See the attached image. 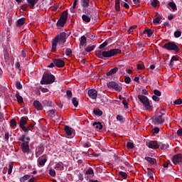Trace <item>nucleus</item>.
<instances>
[{
    "label": "nucleus",
    "mask_w": 182,
    "mask_h": 182,
    "mask_svg": "<svg viewBox=\"0 0 182 182\" xmlns=\"http://www.w3.org/2000/svg\"><path fill=\"white\" fill-rule=\"evenodd\" d=\"M117 70H119V68L117 67L111 69L108 73H107V76H112V75H114V73H117Z\"/></svg>",
    "instance_id": "nucleus-23"
},
{
    "label": "nucleus",
    "mask_w": 182,
    "mask_h": 182,
    "mask_svg": "<svg viewBox=\"0 0 182 182\" xmlns=\"http://www.w3.org/2000/svg\"><path fill=\"white\" fill-rule=\"evenodd\" d=\"M146 146L149 149H159V142L156 141H151L149 142H146Z\"/></svg>",
    "instance_id": "nucleus-14"
},
{
    "label": "nucleus",
    "mask_w": 182,
    "mask_h": 182,
    "mask_svg": "<svg viewBox=\"0 0 182 182\" xmlns=\"http://www.w3.org/2000/svg\"><path fill=\"white\" fill-rule=\"evenodd\" d=\"M108 45L107 42L105 41L102 44H101L100 46H99V49H103L104 48H106V46Z\"/></svg>",
    "instance_id": "nucleus-46"
},
{
    "label": "nucleus",
    "mask_w": 182,
    "mask_h": 182,
    "mask_svg": "<svg viewBox=\"0 0 182 182\" xmlns=\"http://www.w3.org/2000/svg\"><path fill=\"white\" fill-rule=\"evenodd\" d=\"M68 34L65 32H61L58 34L52 41V52H56V46L58 45H63L66 42V39H68Z\"/></svg>",
    "instance_id": "nucleus-1"
},
{
    "label": "nucleus",
    "mask_w": 182,
    "mask_h": 182,
    "mask_svg": "<svg viewBox=\"0 0 182 182\" xmlns=\"http://www.w3.org/2000/svg\"><path fill=\"white\" fill-rule=\"evenodd\" d=\"M145 160L146 161H148V163H150V164H151V163H153V161H154V159H153L151 157L146 156V157H145Z\"/></svg>",
    "instance_id": "nucleus-41"
},
{
    "label": "nucleus",
    "mask_w": 182,
    "mask_h": 182,
    "mask_svg": "<svg viewBox=\"0 0 182 182\" xmlns=\"http://www.w3.org/2000/svg\"><path fill=\"white\" fill-rule=\"evenodd\" d=\"M66 21H68V11H65L63 12L61 17L57 22V26H65V23H66Z\"/></svg>",
    "instance_id": "nucleus-6"
},
{
    "label": "nucleus",
    "mask_w": 182,
    "mask_h": 182,
    "mask_svg": "<svg viewBox=\"0 0 182 182\" xmlns=\"http://www.w3.org/2000/svg\"><path fill=\"white\" fill-rule=\"evenodd\" d=\"M109 89H114L116 92H122V87L116 82L111 81L107 84Z\"/></svg>",
    "instance_id": "nucleus-7"
},
{
    "label": "nucleus",
    "mask_w": 182,
    "mask_h": 182,
    "mask_svg": "<svg viewBox=\"0 0 182 182\" xmlns=\"http://www.w3.org/2000/svg\"><path fill=\"white\" fill-rule=\"evenodd\" d=\"M157 2H158L157 0H151V5L152 6H154V8H156V6H157Z\"/></svg>",
    "instance_id": "nucleus-45"
},
{
    "label": "nucleus",
    "mask_w": 182,
    "mask_h": 182,
    "mask_svg": "<svg viewBox=\"0 0 182 182\" xmlns=\"http://www.w3.org/2000/svg\"><path fill=\"white\" fill-rule=\"evenodd\" d=\"M16 89L21 90L22 89V85L19 82H16Z\"/></svg>",
    "instance_id": "nucleus-50"
},
{
    "label": "nucleus",
    "mask_w": 182,
    "mask_h": 182,
    "mask_svg": "<svg viewBox=\"0 0 182 182\" xmlns=\"http://www.w3.org/2000/svg\"><path fill=\"white\" fill-rule=\"evenodd\" d=\"M173 103H174V105H181L182 100H181V99H178Z\"/></svg>",
    "instance_id": "nucleus-56"
},
{
    "label": "nucleus",
    "mask_w": 182,
    "mask_h": 182,
    "mask_svg": "<svg viewBox=\"0 0 182 182\" xmlns=\"http://www.w3.org/2000/svg\"><path fill=\"white\" fill-rule=\"evenodd\" d=\"M55 82V75L50 73H45L41 80V85H52Z\"/></svg>",
    "instance_id": "nucleus-3"
},
{
    "label": "nucleus",
    "mask_w": 182,
    "mask_h": 182,
    "mask_svg": "<svg viewBox=\"0 0 182 182\" xmlns=\"http://www.w3.org/2000/svg\"><path fill=\"white\" fill-rule=\"evenodd\" d=\"M138 99L144 105L146 110H150L151 109V105H150V101L149 98L144 95H138Z\"/></svg>",
    "instance_id": "nucleus-4"
},
{
    "label": "nucleus",
    "mask_w": 182,
    "mask_h": 182,
    "mask_svg": "<svg viewBox=\"0 0 182 182\" xmlns=\"http://www.w3.org/2000/svg\"><path fill=\"white\" fill-rule=\"evenodd\" d=\"M20 141H23V143H29L31 141V138L29 136H26V135H22L19 138Z\"/></svg>",
    "instance_id": "nucleus-22"
},
{
    "label": "nucleus",
    "mask_w": 182,
    "mask_h": 182,
    "mask_svg": "<svg viewBox=\"0 0 182 182\" xmlns=\"http://www.w3.org/2000/svg\"><path fill=\"white\" fill-rule=\"evenodd\" d=\"M21 149H22V151H23V153H24V154H29V153L31 152V149H29V144H28L26 142H23L22 144Z\"/></svg>",
    "instance_id": "nucleus-11"
},
{
    "label": "nucleus",
    "mask_w": 182,
    "mask_h": 182,
    "mask_svg": "<svg viewBox=\"0 0 182 182\" xmlns=\"http://www.w3.org/2000/svg\"><path fill=\"white\" fill-rule=\"evenodd\" d=\"M55 170H58L59 171H63L64 169L63 164H62L61 162L56 164L55 166Z\"/></svg>",
    "instance_id": "nucleus-24"
},
{
    "label": "nucleus",
    "mask_w": 182,
    "mask_h": 182,
    "mask_svg": "<svg viewBox=\"0 0 182 182\" xmlns=\"http://www.w3.org/2000/svg\"><path fill=\"white\" fill-rule=\"evenodd\" d=\"M95 46H90L85 48V52H92V50H95Z\"/></svg>",
    "instance_id": "nucleus-36"
},
{
    "label": "nucleus",
    "mask_w": 182,
    "mask_h": 182,
    "mask_svg": "<svg viewBox=\"0 0 182 182\" xmlns=\"http://www.w3.org/2000/svg\"><path fill=\"white\" fill-rule=\"evenodd\" d=\"M141 94L142 95H145L146 96H147V95H149V91H147L146 90L144 89L141 91Z\"/></svg>",
    "instance_id": "nucleus-61"
},
{
    "label": "nucleus",
    "mask_w": 182,
    "mask_h": 182,
    "mask_svg": "<svg viewBox=\"0 0 182 182\" xmlns=\"http://www.w3.org/2000/svg\"><path fill=\"white\" fill-rule=\"evenodd\" d=\"M83 11H86L90 6V0H80Z\"/></svg>",
    "instance_id": "nucleus-15"
},
{
    "label": "nucleus",
    "mask_w": 182,
    "mask_h": 182,
    "mask_svg": "<svg viewBox=\"0 0 182 182\" xmlns=\"http://www.w3.org/2000/svg\"><path fill=\"white\" fill-rule=\"evenodd\" d=\"M122 103L125 107V109H127L129 107V103L126 102V100L122 101Z\"/></svg>",
    "instance_id": "nucleus-60"
},
{
    "label": "nucleus",
    "mask_w": 182,
    "mask_h": 182,
    "mask_svg": "<svg viewBox=\"0 0 182 182\" xmlns=\"http://www.w3.org/2000/svg\"><path fill=\"white\" fill-rule=\"evenodd\" d=\"M33 106L38 110H42V109H43V106H42V104L38 100L34 101Z\"/></svg>",
    "instance_id": "nucleus-20"
},
{
    "label": "nucleus",
    "mask_w": 182,
    "mask_h": 182,
    "mask_svg": "<svg viewBox=\"0 0 182 182\" xmlns=\"http://www.w3.org/2000/svg\"><path fill=\"white\" fill-rule=\"evenodd\" d=\"M93 113L96 116H102V114H103V112H102V110H100V109H95L93 110Z\"/></svg>",
    "instance_id": "nucleus-30"
},
{
    "label": "nucleus",
    "mask_w": 182,
    "mask_h": 182,
    "mask_svg": "<svg viewBox=\"0 0 182 182\" xmlns=\"http://www.w3.org/2000/svg\"><path fill=\"white\" fill-rule=\"evenodd\" d=\"M164 49H166L167 50H174L176 53H178L180 52V48H178V46L176 45V43L169 42L164 46Z\"/></svg>",
    "instance_id": "nucleus-5"
},
{
    "label": "nucleus",
    "mask_w": 182,
    "mask_h": 182,
    "mask_svg": "<svg viewBox=\"0 0 182 182\" xmlns=\"http://www.w3.org/2000/svg\"><path fill=\"white\" fill-rule=\"evenodd\" d=\"M14 169V165L12 164H9L8 174H12V170Z\"/></svg>",
    "instance_id": "nucleus-37"
},
{
    "label": "nucleus",
    "mask_w": 182,
    "mask_h": 182,
    "mask_svg": "<svg viewBox=\"0 0 182 182\" xmlns=\"http://www.w3.org/2000/svg\"><path fill=\"white\" fill-rule=\"evenodd\" d=\"M174 36L175 38H180L181 36V31H175Z\"/></svg>",
    "instance_id": "nucleus-42"
},
{
    "label": "nucleus",
    "mask_w": 182,
    "mask_h": 182,
    "mask_svg": "<svg viewBox=\"0 0 182 182\" xmlns=\"http://www.w3.org/2000/svg\"><path fill=\"white\" fill-rule=\"evenodd\" d=\"M163 114V113L160 112L159 114L155 117V119H154V123L155 124H162V123H164Z\"/></svg>",
    "instance_id": "nucleus-10"
},
{
    "label": "nucleus",
    "mask_w": 182,
    "mask_h": 182,
    "mask_svg": "<svg viewBox=\"0 0 182 182\" xmlns=\"http://www.w3.org/2000/svg\"><path fill=\"white\" fill-rule=\"evenodd\" d=\"M122 53V50L120 49L114 48L111 49L108 51H99L96 53L97 56L98 58H100V59H103V58L109 59V58H112V56H115V55H119Z\"/></svg>",
    "instance_id": "nucleus-2"
},
{
    "label": "nucleus",
    "mask_w": 182,
    "mask_h": 182,
    "mask_svg": "<svg viewBox=\"0 0 182 182\" xmlns=\"http://www.w3.org/2000/svg\"><path fill=\"white\" fill-rule=\"evenodd\" d=\"M87 95H88L89 97L95 100L97 97V91L95 89H91V90H88Z\"/></svg>",
    "instance_id": "nucleus-13"
},
{
    "label": "nucleus",
    "mask_w": 182,
    "mask_h": 182,
    "mask_svg": "<svg viewBox=\"0 0 182 182\" xmlns=\"http://www.w3.org/2000/svg\"><path fill=\"white\" fill-rule=\"evenodd\" d=\"M65 55L67 56H70V55H72V50L70 48H67L65 50Z\"/></svg>",
    "instance_id": "nucleus-44"
},
{
    "label": "nucleus",
    "mask_w": 182,
    "mask_h": 182,
    "mask_svg": "<svg viewBox=\"0 0 182 182\" xmlns=\"http://www.w3.org/2000/svg\"><path fill=\"white\" fill-rule=\"evenodd\" d=\"M124 82L125 83H130V82H132V79L130 78V77H125L124 78Z\"/></svg>",
    "instance_id": "nucleus-52"
},
{
    "label": "nucleus",
    "mask_w": 182,
    "mask_h": 182,
    "mask_svg": "<svg viewBox=\"0 0 182 182\" xmlns=\"http://www.w3.org/2000/svg\"><path fill=\"white\" fill-rule=\"evenodd\" d=\"M143 36H148V38H150L151 35H153V30L150 28H146L143 32H142Z\"/></svg>",
    "instance_id": "nucleus-19"
},
{
    "label": "nucleus",
    "mask_w": 182,
    "mask_h": 182,
    "mask_svg": "<svg viewBox=\"0 0 182 182\" xmlns=\"http://www.w3.org/2000/svg\"><path fill=\"white\" fill-rule=\"evenodd\" d=\"M117 120H118L121 123H124V118H123V117H122L121 115L117 116Z\"/></svg>",
    "instance_id": "nucleus-40"
},
{
    "label": "nucleus",
    "mask_w": 182,
    "mask_h": 182,
    "mask_svg": "<svg viewBox=\"0 0 182 182\" xmlns=\"http://www.w3.org/2000/svg\"><path fill=\"white\" fill-rule=\"evenodd\" d=\"M85 174H87V175H88V176H95V171H93V168H89L87 170Z\"/></svg>",
    "instance_id": "nucleus-32"
},
{
    "label": "nucleus",
    "mask_w": 182,
    "mask_h": 182,
    "mask_svg": "<svg viewBox=\"0 0 182 182\" xmlns=\"http://www.w3.org/2000/svg\"><path fill=\"white\" fill-rule=\"evenodd\" d=\"M152 100H154V102H159L160 101V98L156 95H153L152 96Z\"/></svg>",
    "instance_id": "nucleus-55"
},
{
    "label": "nucleus",
    "mask_w": 182,
    "mask_h": 182,
    "mask_svg": "<svg viewBox=\"0 0 182 182\" xmlns=\"http://www.w3.org/2000/svg\"><path fill=\"white\" fill-rule=\"evenodd\" d=\"M181 160H182V154H181L174 155L173 157V163L175 165L178 164V163H181Z\"/></svg>",
    "instance_id": "nucleus-12"
},
{
    "label": "nucleus",
    "mask_w": 182,
    "mask_h": 182,
    "mask_svg": "<svg viewBox=\"0 0 182 182\" xmlns=\"http://www.w3.org/2000/svg\"><path fill=\"white\" fill-rule=\"evenodd\" d=\"M159 148L161 149L162 150H166V149H168V144L159 143Z\"/></svg>",
    "instance_id": "nucleus-29"
},
{
    "label": "nucleus",
    "mask_w": 182,
    "mask_h": 182,
    "mask_svg": "<svg viewBox=\"0 0 182 182\" xmlns=\"http://www.w3.org/2000/svg\"><path fill=\"white\" fill-rule=\"evenodd\" d=\"M25 124H26V119L23 117H21L19 122V126L21 129H22L23 132H26L28 129L26 127H25Z\"/></svg>",
    "instance_id": "nucleus-17"
},
{
    "label": "nucleus",
    "mask_w": 182,
    "mask_h": 182,
    "mask_svg": "<svg viewBox=\"0 0 182 182\" xmlns=\"http://www.w3.org/2000/svg\"><path fill=\"white\" fill-rule=\"evenodd\" d=\"M147 175L149 177H153V171L149 168H147Z\"/></svg>",
    "instance_id": "nucleus-47"
},
{
    "label": "nucleus",
    "mask_w": 182,
    "mask_h": 182,
    "mask_svg": "<svg viewBox=\"0 0 182 182\" xmlns=\"http://www.w3.org/2000/svg\"><path fill=\"white\" fill-rule=\"evenodd\" d=\"M119 176H121L122 177H124V178H126V177H127V173H126V172L120 171Z\"/></svg>",
    "instance_id": "nucleus-53"
},
{
    "label": "nucleus",
    "mask_w": 182,
    "mask_h": 182,
    "mask_svg": "<svg viewBox=\"0 0 182 182\" xmlns=\"http://www.w3.org/2000/svg\"><path fill=\"white\" fill-rule=\"evenodd\" d=\"M37 2H39V0H27L28 5L31 9L33 8Z\"/></svg>",
    "instance_id": "nucleus-21"
},
{
    "label": "nucleus",
    "mask_w": 182,
    "mask_h": 182,
    "mask_svg": "<svg viewBox=\"0 0 182 182\" xmlns=\"http://www.w3.org/2000/svg\"><path fill=\"white\" fill-rule=\"evenodd\" d=\"M44 151L45 147H43V146L40 145L37 146V148L36 149V157H39V156H41V154H42Z\"/></svg>",
    "instance_id": "nucleus-16"
},
{
    "label": "nucleus",
    "mask_w": 182,
    "mask_h": 182,
    "mask_svg": "<svg viewBox=\"0 0 182 182\" xmlns=\"http://www.w3.org/2000/svg\"><path fill=\"white\" fill-rule=\"evenodd\" d=\"M25 23V18H21L17 21V26H22Z\"/></svg>",
    "instance_id": "nucleus-31"
},
{
    "label": "nucleus",
    "mask_w": 182,
    "mask_h": 182,
    "mask_svg": "<svg viewBox=\"0 0 182 182\" xmlns=\"http://www.w3.org/2000/svg\"><path fill=\"white\" fill-rule=\"evenodd\" d=\"M127 146L128 149H133L134 147V144L132 142H127Z\"/></svg>",
    "instance_id": "nucleus-48"
},
{
    "label": "nucleus",
    "mask_w": 182,
    "mask_h": 182,
    "mask_svg": "<svg viewBox=\"0 0 182 182\" xmlns=\"http://www.w3.org/2000/svg\"><path fill=\"white\" fill-rule=\"evenodd\" d=\"M154 94L155 95V96H161V92L159 91V90H154Z\"/></svg>",
    "instance_id": "nucleus-49"
},
{
    "label": "nucleus",
    "mask_w": 182,
    "mask_h": 182,
    "mask_svg": "<svg viewBox=\"0 0 182 182\" xmlns=\"http://www.w3.org/2000/svg\"><path fill=\"white\" fill-rule=\"evenodd\" d=\"M26 129H27V130L24 131L25 132H29V130H32V129H33V124H30L28 127H26Z\"/></svg>",
    "instance_id": "nucleus-54"
},
{
    "label": "nucleus",
    "mask_w": 182,
    "mask_h": 182,
    "mask_svg": "<svg viewBox=\"0 0 182 182\" xmlns=\"http://www.w3.org/2000/svg\"><path fill=\"white\" fill-rule=\"evenodd\" d=\"M87 38L85 36H82L80 40V43L81 46H85L86 45Z\"/></svg>",
    "instance_id": "nucleus-26"
},
{
    "label": "nucleus",
    "mask_w": 182,
    "mask_h": 182,
    "mask_svg": "<svg viewBox=\"0 0 182 182\" xmlns=\"http://www.w3.org/2000/svg\"><path fill=\"white\" fill-rule=\"evenodd\" d=\"M64 130L66 133V137H68V139H72L75 137V129H73V128L69 126H65Z\"/></svg>",
    "instance_id": "nucleus-8"
},
{
    "label": "nucleus",
    "mask_w": 182,
    "mask_h": 182,
    "mask_svg": "<svg viewBox=\"0 0 182 182\" xmlns=\"http://www.w3.org/2000/svg\"><path fill=\"white\" fill-rule=\"evenodd\" d=\"M170 8H171L172 11H177V5H176V3H174V1H171L168 4Z\"/></svg>",
    "instance_id": "nucleus-27"
},
{
    "label": "nucleus",
    "mask_w": 182,
    "mask_h": 182,
    "mask_svg": "<svg viewBox=\"0 0 182 182\" xmlns=\"http://www.w3.org/2000/svg\"><path fill=\"white\" fill-rule=\"evenodd\" d=\"M39 90H41L42 93H48V92H49V90L48 88H45L43 87H40Z\"/></svg>",
    "instance_id": "nucleus-39"
},
{
    "label": "nucleus",
    "mask_w": 182,
    "mask_h": 182,
    "mask_svg": "<svg viewBox=\"0 0 182 182\" xmlns=\"http://www.w3.org/2000/svg\"><path fill=\"white\" fill-rule=\"evenodd\" d=\"M49 114L51 116H55V111L54 109H51L48 112Z\"/></svg>",
    "instance_id": "nucleus-62"
},
{
    "label": "nucleus",
    "mask_w": 182,
    "mask_h": 182,
    "mask_svg": "<svg viewBox=\"0 0 182 182\" xmlns=\"http://www.w3.org/2000/svg\"><path fill=\"white\" fill-rule=\"evenodd\" d=\"M16 99H17V102H18V103H23V98H22V96H21L20 95H19V92H16Z\"/></svg>",
    "instance_id": "nucleus-28"
},
{
    "label": "nucleus",
    "mask_w": 182,
    "mask_h": 182,
    "mask_svg": "<svg viewBox=\"0 0 182 182\" xmlns=\"http://www.w3.org/2000/svg\"><path fill=\"white\" fill-rule=\"evenodd\" d=\"M10 125L11 126V127H15V126H16V121H15V119H12L10 121Z\"/></svg>",
    "instance_id": "nucleus-43"
},
{
    "label": "nucleus",
    "mask_w": 182,
    "mask_h": 182,
    "mask_svg": "<svg viewBox=\"0 0 182 182\" xmlns=\"http://www.w3.org/2000/svg\"><path fill=\"white\" fill-rule=\"evenodd\" d=\"M82 21H84V22H90L91 19L89 17V16L86 15V14H83L82 16Z\"/></svg>",
    "instance_id": "nucleus-33"
},
{
    "label": "nucleus",
    "mask_w": 182,
    "mask_h": 182,
    "mask_svg": "<svg viewBox=\"0 0 182 182\" xmlns=\"http://www.w3.org/2000/svg\"><path fill=\"white\" fill-rule=\"evenodd\" d=\"M67 96H68V97H72V91L68 90L67 91Z\"/></svg>",
    "instance_id": "nucleus-63"
},
{
    "label": "nucleus",
    "mask_w": 182,
    "mask_h": 182,
    "mask_svg": "<svg viewBox=\"0 0 182 182\" xmlns=\"http://www.w3.org/2000/svg\"><path fill=\"white\" fill-rule=\"evenodd\" d=\"M46 161H48V156L46 155H43L42 156L38 159V166L43 167V166H45V164H46Z\"/></svg>",
    "instance_id": "nucleus-9"
},
{
    "label": "nucleus",
    "mask_w": 182,
    "mask_h": 182,
    "mask_svg": "<svg viewBox=\"0 0 182 182\" xmlns=\"http://www.w3.org/2000/svg\"><path fill=\"white\" fill-rule=\"evenodd\" d=\"M153 133H155V134H157V133H159V132H160V129L159 127H156L153 129Z\"/></svg>",
    "instance_id": "nucleus-57"
},
{
    "label": "nucleus",
    "mask_w": 182,
    "mask_h": 182,
    "mask_svg": "<svg viewBox=\"0 0 182 182\" xmlns=\"http://www.w3.org/2000/svg\"><path fill=\"white\" fill-rule=\"evenodd\" d=\"M54 64L57 68H63L65 66V61L60 59H55L54 60Z\"/></svg>",
    "instance_id": "nucleus-18"
},
{
    "label": "nucleus",
    "mask_w": 182,
    "mask_h": 182,
    "mask_svg": "<svg viewBox=\"0 0 182 182\" xmlns=\"http://www.w3.org/2000/svg\"><path fill=\"white\" fill-rule=\"evenodd\" d=\"M4 137H5L6 141H8V140H9V132H6Z\"/></svg>",
    "instance_id": "nucleus-58"
},
{
    "label": "nucleus",
    "mask_w": 182,
    "mask_h": 182,
    "mask_svg": "<svg viewBox=\"0 0 182 182\" xmlns=\"http://www.w3.org/2000/svg\"><path fill=\"white\" fill-rule=\"evenodd\" d=\"M160 21H161V18L156 17L154 19V23H160Z\"/></svg>",
    "instance_id": "nucleus-51"
},
{
    "label": "nucleus",
    "mask_w": 182,
    "mask_h": 182,
    "mask_svg": "<svg viewBox=\"0 0 182 182\" xmlns=\"http://www.w3.org/2000/svg\"><path fill=\"white\" fill-rule=\"evenodd\" d=\"M72 103L75 107H77L79 105V102L77 101V99L76 97H73L72 99Z\"/></svg>",
    "instance_id": "nucleus-34"
},
{
    "label": "nucleus",
    "mask_w": 182,
    "mask_h": 182,
    "mask_svg": "<svg viewBox=\"0 0 182 182\" xmlns=\"http://www.w3.org/2000/svg\"><path fill=\"white\" fill-rule=\"evenodd\" d=\"M49 174L51 177H55L56 176V171H55L54 169H50Z\"/></svg>",
    "instance_id": "nucleus-38"
},
{
    "label": "nucleus",
    "mask_w": 182,
    "mask_h": 182,
    "mask_svg": "<svg viewBox=\"0 0 182 182\" xmlns=\"http://www.w3.org/2000/svg\"><path fill=\"white\" fill-rule=\"evenodd\" d=\"M93 127H95V129H97V130H101V129L103 127V126L102 125L101 122H94L92 124Z\"/></svg>",
    "instance_id": "nucleus-25"
},
{
    "label": "nucleus",
    "mask_w": 182,
    "mask_h": 182,
    "mask_svg": "<svg viewBox=\"0 0 182 182\" xmlns=\"http://www.w3.org/2000/svg\"><path fill=\"white\" fill-rule=\"evenodd\" d=\"M29 177H31L29 175H25L20 178V181L25 182L26 180H29Z\"/></svg>",
    "instance_id": "nucleus-35"
},
{
    "label": "nucleus",
    "mask_w": 182,
    "mask_h": 182,
    "mask_svg": "<svg viewBox=\"0 0 182 182\" xmlns=\"http://www.w3.org/2000/svg\"><path fill=\"white\" fill-rule=\"evenodd\" d=\"M5 118L4 117V113L0 112V122H4Z\"/></svg>",
    "instance_id": "nucleus-59"
},
{
    "label": "nucleus",
    "mask_w": 182,
    "mask_h": 182,
    "mask_svg": "<svg viewBox=\"0 0 182 182\" xmlns=\"http://www.w3.org/2000/svg\"><path fill=\"white\" fill-rule=\"evenodd\" d=\"M177 134H178V136H181V134H182V129H178L177 131Z\"/></svg>",
    "instance_id": "nucleus-64"
}]
</instances>
